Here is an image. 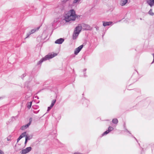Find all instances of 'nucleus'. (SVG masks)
Wrapping results in <instances>:
<instances>
[{"label": "nucleus", "mask_w": 154, "mask_h": 154, "mask_svg": "<svg viewBox=\"0 0 154 154\" xmlns=\"http://www.w3.org/2000/svg\"><path fill=\"white\" fill-rule=\"evenodd\" d=\"M26 149L27 152H28L31 150L32 148L31 147H29L26 148Z\"/></svg>", "instance_id": "obj_22"}, {"label": "nucleus", "mask_w": 154, "mask_h": 154, "mask_svg": "<svg viewBox=\"0 0 154 154\" xmlns=\"http://www.w3.org/2000/svg\"><path fill=\"white\" fill-rule=\"evenodd\" d=\"M86 70L87 69L86 68L82 70V72H84V76L85 77L87 76V75H86V73L85 72Z\"/></svg>", "instance_id": "obj_18"}, {"label": "nucleus", "mask_w": 154, "mask_h": 154, "mask_svg": "<svg viewBox=\"0 0 154 154\" xmlns=\"http://www.w3.org/2000/svg\"><path fill=\"white\" fill-rule=\"evenodd\" d=\"M32 108L35 109H36L38 108L39 106L37 105H34L32 106Z\"/></svg>", "instance_id": "obj_23"}, {"label": "nucleus", "mask_w": 154, "mask_h": 154, "mask_svg": "<svg viewBox=\"0 0 154 154\" xmlns=\"http://www.w3.org/2000/svg\"><path fill=\"white\" fill-rule=\"evenodd\" d=\"M57 54L56 53H53V54H49L46 55L45 57L47 60L48 59L53 58L54 57L57 56Z\"/></svg>", "instance_id": "obj_4"}, {"label": "nucleus", "mask_w": 154, "mask_h": 154, "mask_svg": "<svg viewBox=\"0 0 154 154\" xmlns=\"http://www.w3.org/2000/svg\"><path fill=\"white\" fill-rule=\"evenodd\" d=\"M30 139L29 138V136L26 135L25 137V140H26L28 141V140H29Z\"/></svg>", "instance_id": "obj_25"}, {"label": "nucleus", "mask_w": 154, "mask_h": 154, "mask_svg": "<svg viewBox=\"0 0 154 154\" xmlns=\"http://www.w3.org/2000/svg\"><path fill=\"white\" fill-rule=\"evenodd\" d=\"M124 128L125 129L126 128V127H125V123L124 125Z\"/></svg>", "instance_id": "obj_40"}, {"label": "nucleus", "mask_w": 154, "mask_h": 154, "mask_svg": "<svg viewBox=\"0 0 154 154\" xmlns=\"http://www.w3.org/2000/svg\"><path fill=\"white\" fill-rule=\"evenodd\" d=\"M147 2L151 7L154 5V0H147Z\"/></svg>", "instance_id": "obj_9"}, {"label": "nucleus", "mask_w": 154, "mask_h": 154, "mask_svg": "<svg viewBox=\"0 0 154 154\" xmlns=\"http://www.w3.org/2000/svg\"><path fill=\"white\" fill-rule=\"evenodd\" d=\"M52 108V107H51V106L48 107V108L47 111H49Z\"/></svg>", "instance_id": "obj_31"}, {"label": "nucleus", "mask_w": 154, "mask_h": 154, "mask_svg": "<svg viewBox=\"0 0 154 154\" xmlns=\"http://www.w3.org/2000/svg\"><path fill=\"white\" fill-rule=\"evenodd\" d=\"M112 22L111 21L106 22H103V25L104 26L112 25Z\"/></svg>", "instance_id": "obj_8"}, {"label": "nucleus", "mask_w": 154, "mask_h": 154, "mask_svg": "<svg viewBox=\"0 0 154 154\" xmlns=\"http://www.w3.org/2000/svg\"><path fill=\"white\" fill-rule=\"evenodd\" d=\"M109 132V131H108V130H106V131H105L102 134V135H101L102 136H103L104 135H106L107 134H108Z\"/></svg>", "instance_id": "obj_19"}, {"label": "nucleus", "mask_w": 154, "mask_h": 154, "mask_svg": "<svg viewBox=\"0 0 154 154\" xmlns=\"http://www.w3.org/2000/svg\"><path fill=\"white\" fill-rule=\"evenodd\" d=\"M32 121V118H30L29 119V122H30V124L31 123Z\"/></svg>", "instance_id": "obj_35"}, {"label": "nucleus", "mask_w": 154, "mask_h": 154, "mask_svg": "<svg viewBox=\"0 0 154 154\" xmlns=\"http://www.w3.org/2000/svg\"><path fill=\"white\" fill-rule=\"evenodd\" d=\"M20 138V140L21 139H22L23 137H22V136L21 135H20V136L18 137Z\"/></svg>", "instance_id": "obj_38"}, {"label": "nucleus", "mask_w": 154, "mask_h": 154, "mask_svg": "<svg viewBox=\"0 0 154 154\" xmlns=\"http://www.w3.org/2000/svg\"><path fill=\"white\" fill-rule=\"evenodd\" d=\"M69 1V0H61L62 2L65 3Z\"/></svg>", "instance_id": "obj_30"}, {"label": "nucleus", "mask_w": 154, "mask_h": 154, "mask_svg": "<svg viewBox=\"0 0 154 154\" xmlns=\"http://www.w3.org/2000/svg\"><path fill=\"white\" fill-rule=\"evenodd\" d=\"M151 147H152V152L153 150V147H154V144H151Z\"/></svg>", "instance_id": "obj_29"}, {"label": "nucleus", "mask_w": 154, "mask_h": 154, "mask_svg": "<svg viewBox=\"0 0 154 154\" xmlns=\"http://www.w3.org/2000/svg\"><path fill=\"white\" fill-rule=\"evenodd\" d=\"M125 130H126V131L127 132H128L130 134H131V133L130 132L128 131L127 129L126 128H125Z\"/></svg>", "instance_id": "obj_32"}, {"label": "nucleus", "mask_w": 154, "mask_h": 154, "mask_svg": "<svg viewBox=\"0 0 154 154\" xmlns=\"http://www.w3.org/2000/svg\"><path fill=\"white\" fill-rule=\"evenodd\" d=\"M30 122L28 123L26 125H23V126L21 127V128H20L22 130H25V129H26L28 127H29V126L30 125Z\"/></svg>", "instance_id": "obj_10"}, {"label": "nucleus", "mask_w": 154, "mask_h": 154, "mask_svg": "<svg viewBox=\"0 0 154 154\" xmlns=\"http://www.w3.org/2000/svg\"><path fill=\"white\" fill-rule=\"evenodd\" d=\"M112 122L113 124H117L118 123V120L116 118H114L112 119Z\"/></svg>", "instance_id": "obj_13"}, {"label": "nucleus", "mask_w": 154, "mask_h": 154, "mask_svg": "<svg viewBox=\"0 0 154 154\" xmlns=\"http://www.w3.org/2000/svg\"><path fill=\"white\" fill-rule=\"evenodd\" d=\"M32 102H30L27 104V107L28 109H30L32 106Z\"/></svg>", "instance_id": "obj_14"}, {"label": "nucleus", "mask_w": 154, "mask_h": 154, "mask_svg": "<svg viewBox=\"0 0 154 154\" xmlns=\"http://www.w3.org/2000/svg\"><path fill=\"white\" fill-rule=\"evenodd\" d=\"M26 73L23 74L21 76V78L22 79L23 78L26 76Z\"/></svg>", "instance_id": "obj_27"}, {"label": "nucleus", "mask_w": 154, "mask_h": 154, "mask_svg": "<svg viewBox=\"0 0 154 154\" xmlns=\"http://www.w3.org/2000/svg\"><path fill=\"white\" fill-rule=\"evenodd\" d=\"M7 140H8V141H9V140H11L10 139H9L8 138H7Z\"/></svg>", "instance_id": "obj_44"}, {"label": "nucleus", "mask_w": 154, "mask_h": 154, "mask_svg": "<svg viewBox=\"0 0 154 154\" xmlns=\"http://www.w3.org/2000/svg\"><path fill=\"white\" fill-rule=\"evenodd\" d=\"M0 154H4V153L0 149Z\"/></svg>", "instance_id": "obj_33"}, {"label": "nucleus", "mask_w": 154, "mask_h": 154, "mask_svg": "<svg viewBox=\"0 0 154 154\" xmlns=\"http://www.w3.org/2000/svg\"><path fill=\"white\" fill-rule=\"evenodd\" d=\"M20 140L19 138H18L17 139V143L18 142V141Z\"/></svg>", "instance_id": "obj_41"}, {"label": "nucleus", "mask_w": 154, "mask_h": 154, "mask_svg": "<svg viewBox=\"0 0 154 154\" xmlns=\"http://www.w3.org/2000/svg\"><path fill=\"white\" fill-rule=\"evenodd\" d=\"M77 16H78L77 17H76V18H79L80 17V16H79V15H77Z\"/></svg>", "instance_id": "obj_42"}, {"label": "nucleus", "mask_w": 154, "mask_h": 154, "mask_svg": "<svg viewBox=\"0 0 154 154\" xmlns=\"http://www.w3.org/2000/svg\"><path fill=\"white\" fill-rule=\"evenodd\" d=\"M39 110H38L37 111L33 110V112L35 114H37L39 112Z\"/></svg>", "instance_id": "obj_28"}, {"label": "nucleus", "mask_w": 154, "mask_h": 154, "mask_svg": "<svg viewBox=\"0 0 154 154\" xmlns=\"http://www.w3.org/2000/svg\"><path fill=\"white\" fill-rule=\"evenodd\" d=\"M148 13L150 15L153 16L154 14V13L152 12V9H150Z\"/></svg>", "instance_id": "obj_17"}, {"label": "nucleus", "mask_w": 154, "mask_h": 154, "mask_svg": "<svg viewBox=\"0 0 154 154\" xmlns=\"http://www.w3.org/2000/svg\"><path fill=\"white\" fill-rule=\"evenodd\" d=\"M80 0H74L73 2V4H75L79 2Z\"/></svg>", "instance_id": "obj_26"}, {"label": "nucleus", "mask_w": 154, "mask_h": 154, "mask_svg": "<svg viewBox=\"0 0 154 154\" xmlns=\"http://www.w3.org/2000/svg\"><path fill=\"white\" fill-rule=\"evenodd\" d=\"M64 39L62 38H60L57 40L55 42V43L56 44H62L64 41Z\"/></svg>", "instance_id": "obj_7"}, {"label": "nucleus", "mask_w": 154, "mask_h": 154, "mask_svg": "<svg viewBox=\"0 0 154 154\" xmlns=\"http://www.w3.org/2000/svg\"><path fill=\"white\" fill-rule=\"evenodd\" d=\"M15 118H16V117L12 116V120H13V119L15 120V119H16Z\"/></svg>", "instance_id": "obj_34"}, {"label": "nucleus", "mask_w": 154, "mask_h": 154, "mask_svg": "<svg viewBox=\"0 0 154 154\" xmlns=\"http://www.w3.org/2000/svg\"><path fill=\"white\" fill-rule=\"evenodd\" d=\"M57 22V19H56L54 20L53 22L52 23V25L53 26H55V23H56Z\"/></svg>", "instance_id": "obj_24"}, {"label": "nucleus", "mask_w": 154, "mask_h": 154, "mask_svg": "<svg viewBox=\"0 0 154 154\" xmlns=\"http://www.w3.org/2000/svg\"><path fill=\"white\" fill-rule=\"evenodd\" d=\"M56 101V100L55 99L52 100L50 106L52 107L53 106H54V104L55 103Z\"/></svg>", "instance_id": "obj_16"}, {"label": "nucleus", "mask_w": 154, "mask_h": 154, "mask_svg": "<svg viewBox=\"0 0 154 154\" xmlns=\"http://www.w3.org/2000/svg\"><path fill=\"white\" fill-rule=\"evenodd\" d=\"M131 136L135 139L137 141V139L135 137L133 136L132 135H131Z\"/></svg>", "instance_id": "obj_36"}, {"label": "nucleus", "mask_w": 154, "mask_h": 154, "mask_svg": "<svg viewBox=\"0 0 154 154\" xmlns=\"http://www.w3.org/2000/svg\"><path fill=\"white\" fill-rule=\"evenodd\" d=\"M128 0H122L121 5L123 6L125 5L127 2Z\"/></svg>", "instance_id": "obj_12"}, {"label": "nucleus", "mask_w": 154, "mask_h": 154, "mask_svg": "<svg viewBox=\"0 0 154 154\" xmlns=\"http://www.w3.org/2000/svg\"><path fill=\"white\" fill-rule=\"evenodd\" d=\"M82 101L83 102V104L85 107H88L90 103L89 101L86 99L85 98H82Z\"/></svg>", "instance_id": "obj_5"}, {"label": "nucleus", "mask_w": 154, "mask_h": 154, "mask_svg": "<svg viewBox=\"0 0 154 154\" xmlns=\"http://www.w3.org/2000/svg\"><path fill=\"white\" fill-rule=\"evenodd\" d=\"M20 152L21 154H26L28 153L26 149H22Z\"/></svg>", "instance_id": "obj_15"}, {"label": "nucleus", "mask_w": 154, "mask_h": 154, "mask_svg": "<svg viewBox=\"0 0 154 154\" xmlns=\"http://www.w3.org/2000/svg\"><path fill=\"white\" fill-rule=\"evenodd\" d=\"M20 135L23 138L25 137H26V132H24L23 133Z\"/></svg>", "instance_id": "obj_20"}, {"label": "nucleus", "mask_w": 154, "mask_h": 154, "mask_svg": "<svg viewBox=\"0 0 154 154\" xmlns=\"http://www.w3.org/2000/svg\"><path fill=\"white\" fill-rule=\"evenodd\" d=\"M114 128L113 127L111 126H109L108 129V130L109 131V132L112 131L113 130Z\"/></svg>", "instance_id": "obj_21"}, {"label": "nucleus", "mask_w": 154, "mask_h": 154, "mask_svg": "<svg viewBox=\"0 0 154 154\" xmlns=\"http://www.w3.org/2000/svg\"><path fill=\"white\" fill-rule=\"evenodd\" d=\"M83 47V45H81L78 47L77 48H76L74 51V54L75 55H77L79 53L80 51L82 50V48Z\"/></svg>", "instance_id": "obj_6"}, {"label": "nucleus", "mask_w": 154, "mask_h": 154, "mask_svg": "<svg viewBox=\"0 0 154 154\" xmlns=\"http://www.w3.org/2000/svg\"><path fill=\"white\" fill-rule=\"evenodd\" d=\"M35 98H37V99H38V98H38V96H35Z\"/></svg>", "instance_id": "obj_43"}, {"label": "nucleus", "mask_w": 154, "mask_h": 154, "mask_svg": "<svg viewBox=\"0 0 154 154\" xmlns=\"http://www.w3.org/2000/svg\"><path fill=\"white\" fill-rule=\"evenodd\" d=\"M39 28V27L37 28L36 29H33L31 30L30 31H29L27 33L26 35V37L25 38V39L28 38L29 37V35L34 33L36 30H38Z\"/></svg>", "instance_id": "obj_3"}, {"label": "nucleus", "mask_w": 154, "mask_h": 154, "mask_svg": "<svg viewBox=\"0 0 154 154\" xmlns=\"http://www.w3.org/2000/svg\"><path fill=\"white\" fill-rule=\"evenodd\" d=\"M27 141H28L27 140H25V143H24V144H25V145L26 144Z\"/></svg>", "instance_id": "obj_39"}, {"label": "nucleus", "mask_w": 154, "mask_h": 154, "mask_svg": "<svg viewBox=\"0 0 154 154\" xmlns=\"http://www.w3.org/2000/svg\"><path fill=\"white\" fill-rule=\"evenodd\" d=\"M86 25L83 23L79 24L78 26L75 28L72 35V38L73 40H75L77 38L81 32L83 26Z\"/></svg>", "instance_id": "obj_2"}, {"label": "nucleus", "mask_w": 154, "mask_h": 154, "mask_svg": "<svg viewBox=\"0 0 154 154\" xmlns=\"http://www.w3.org/2000/svg\"><path fill=\"white\" fill-rule=\"evenodd\" d=\"M46 58H45V57H43L39 61L38 63H37V65H41L42 63L44 61H45V60H46Z\"/></svg>", "instance_id": "obj_11"}, {"label": "nucleus", "mask_w": 154, "mask_h": 154, "mask_svg": "<svg viewBox=\"0 0 154 154\" xmlns=\"http://www.w3.org/2000/svg\"><path fill=\"white\" fill-rule=\"evenodd\" d=\"M152 55L153 56V60L152 62V63H153L154 62V53Z\"/></svg>", "instance_id": "obj_37"}, {"label": "nucleus", "mask_w": 154, "mask_h": 154, "mask_svg": "<svg viewBox=\"0 0 154 154\" xmlns=\"http://www.w3.org/2000/svg\"><path fill=\"white\" fill-rule=\"evenodd\" d=\"M75 12L74 9L66 12L64 14V20L66 22H69L71 21H74L75 20L76 17H77Z\"/></svg>", "instance_id": "obj_1"}]
</instances>
